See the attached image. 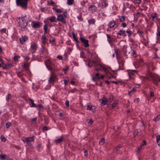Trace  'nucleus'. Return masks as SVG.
<instances>
[{"label": "nucleus", "mask_w": 160, "mask_h": 160, "mask_svg": "<svg viewBox=\"0 0 160 160\" xmlns=\"http://www.w3.org/2000/svg\"><path fill=\"white\" fill-rule=\"evenodd\" d=\"M152 65V64H150L149 65H147L148 70L146 74V78L148 79L153 81L154 83L156 84L158 80V76L157 75L152 73L150 71L151 69L153 70V69Z\"/></svg>", "instance_id": "nucleus-1"}, {"label": "nucleus", "mask_w": 160, "mask_h": 160, "mask_svg": "<svg viewBox=\"0 0 160 160\" xmlns=\"http://www.w3.org/2000/svg\"><path fill=\"white\" fill-rule=\"evenodd\" d=\"M25 18H26V15L24 17H19L18 18V19L19 20L21 19L22 21H20L18 22L20 27L21 28V30H24V29L28 25V23L30 21V20H27L26 21V18L25 20Z\"/></svg>", "instance_id": "nucleus-2"}, {"label": "nucleus", "mask_w": 160, "mask_h": 160, "mask_svg": "<svg viewBox=\"0 0 160 160\" xmlns=\"http://www.w3.org/2000/svg\"><path fill=\"white\" fill-rule=\"evenodd\" d=\"M29 0H16L18 6H21L22 8L26 9L27 6L28 2Z\"/></svg>", "instance_id": "nucleus-3"}, {"label": "nucleus", "mask_w": 160, "mask_h": 160, "mask_svg": "<svg viewBox=\"0 0 160 160\" xmlns=\"http://www.w3.org/2000/svg\"><path fill=\"white\" fill-rule=\"evenodd\" d=\"M22 140L24 143H27L28 145L31 146L32 145L31 142L33 141V136L27 138L23 137L22 138Z\"/></svg>", "instance_id": "nucleus-4"}, {"label": "nucleus", "mask_w": 160, "mask_h": 160, "mask_svg": "<svg viewBox=\"0 0 160 160\" xmlns=\"http://www.w3.org/2000/svg\"><path fill=\"white\" fill-rule=\"evenodd\" d=\"M127 33L128 34V36L130 37L132 34V32L131 30H128L125 32V31L121 30V35L124 36H127Z\"/></svg>", "instance_id": "nucleus-5"}, {"label": "nucleus", "mask_w": 160, "mask_h": 160, "mask_svg": "<svg viewBox=\"0 0 160 160\" xmlns=\"http://www.w3.org/2000/svg\"><path fill=\"white\" fill-rule=\"evenodd\" d=\"M128 74L130 78H133L135 73H137V71L136 70H127Z\"/></svg>", "instance_id": "nucleus-6"}, {"label": "nucleus", "mask_w": 160, "mask_h": 160, "mask_svg": "<svg viewBox=\"0 0 160 160\" xmlns=\"http://www.w3.org/2000/svg\"><path fill=\"white\" fill-rule=\"evenodd\" d=\"M57 75L56 74L52 72L51 73L48 81L49 82H52L55 81Z\"/></svg>", "instance_id": "nucleus-7"}, {"label": "nucleus", "mask_w": 160, "mask_h": 160, "mask_svg": "<svg viewBox=\"0 0 160 160\" xmlns=\"http://www.w3.org/2000/svg\"><path fill=\"white\" fill-rule=\"evenodd\" d=\"M38 48L37 44L35 43H32L31 46L30 50L32 53H34Z\"/></svg>", "instance_id": "nucleus-8"}, {"label": "nucleus", "mask_w": 160, "mask_h": 160, "mask_svg": "<svg viewBox=\"0 0 160 160\" xmlns=\"http://www.w3.org/2000/svg\"><path fill=\"white\" fill-rule=\"evenodd\" d=\"M87 109L92 111L93 112H96V111L95 107L92 106L90 103L87 104Z\"/></svg>", "instance_id": "nucleus-9"}, {"label": "nucleus", "mask_w": 160, "mask_h": 160, "mask_svg": "<svg viewBox=\"0 0 160 160\" xmlns=\"http://www.w3.org/2000/svg\"><path fill=\"white\" fill-rule=\"evenodd\" d=\"M127 46L126 45H123V47L121 49V55H127Z\"/></svg>", "instance_id": "nucleus-10"}, {"label": "nucleus", "mask_w": 160, "mask_h": 160, "mask_svg": "<svg viewBox=\"0 0 160 160\" xmlns=\"http://www.w3.org/2000/svg\"><path fill=\"white\" fill-rule=\"evenodd\" d=\"M42 23L39 22H34L32 25V27L36 29L40 28L41 27Z\"/></svg>", "instance_id": "nucleus-11"}, {"label": "nucleus", "mask_w": 160, "mask_h": 160, "mask_svg": "<svg viewBox=\"0 0 160 160\" xmlns=\"http://www.w3.org/2000/svg\"><path fill=\"white\" fill-rule=\"evenodd\" d=\"M81 41L84 44V46L85 47H88L89 46L88 42V40L85 39L83 38H80Z\"/></svg>", "instance_id": "nucleus-12"}, {"label": "nucleus", "mask_w": 160, "mask_h": 160, "mask_svg": "<svg viewBox=\"0 0 160 160\" xmlns=\"http://www.w3.org/2000/svg\"><path fill=\"white\" fill-rule=\"evenodd\" d=\"M89 10L92 12L96 11L97 10V8L94 5H91L88 8Z\"/></svg>", "instance_id": "nucleus-13"}, {"label": "nucleus", "mask_w": 160, "mask_h": 160, "mask_svg": "<svg viewBox=\"0 0 160 160\" xmlns=\"http://www.w3.org/2000/svg\"><path fill=\"white\" fill-rule=\"evenodd\" d=\"M28 39V38L27 36H22V37L20 38V41L21 43L23 44Z\"/></svg>", "instance_id": "nucleus-14"}, {"label": "nucleus", "mask_w": 160, "mask_h": 160, "mask_svg": "<svg viewBox=\"0 0 160 160\" xmlns=\"http://www.w3.org/2000/svg\"><path fill=\"white\" fill-rule=\"evenodd\" d=\"M57 19L58 21H62L64 23L66 22L64 18L63 15H58Z\"/></svg>", "instance_id": "nucleus-15"}, {"label": "nucleus", "mask_w": 160, "mask_h": 160, "mask_svg": "<svg viewBox=\"0 0 160 160\" xmlns=\"http://www.w3.org/2000/svg\"><path fill=\"white\" fill-rule=\"evenodd\" d=\"M143 60L142 59H140L138 61H137L136 64H135L134 66L136 68V65L138 66H137V67H139L140 66H142L143 63Z\"/></svg>", "instance_id": "nucleus-16"}, {"label": "nucleus", "mask_w": 160, "mask_h": 160, "mask_svg": "<svg viewBox=\"0 0 160 160\" xmlns=\"http://www.w3.org/2000/svg\"><path fill=\"white\" fill-rule=\"evenodd\" d=\"M143 143L141 144V145L138 148V150L139 151H141L142 149V148H143V146H144V145H146L147 144V142L145 140H144L143 141Z\"/></svg>", "instance_id": "nucleus-17"}, {"label": "nucleus", "mask_w": 160, "mask_h": 160, "mask_svg": "<svg viewBox=\"0 0 160 160\" xmlns=\"http://www.w3.org/2000/svg\"><path fill=\"white\" fill-rule=\"evenodd\" d=\"M99 101H101V103L102 105H105L106 104V98L105 97H103L102 99H100L99 100Z\"/></svg>", "instance_id": "nucleus-18"}, {"label": "nucleus", "mask_w": 160, "mask_h": 160, "mask_svg": "<svg viewBox=\"0 0 160 160\" xmlns=\"http://www.w3.org/2000/svg\"><path fill=\"white\" fill-rule=\"evenodd\" d=\"M151 16L152 18V20L154 22L156 20V18H158L157 17V14L156 13H154L152 14Z\"/></svg>", "instance_id": "nucleus-19"}, {"label": "nucleus", "mask_w": 160, "mask_h": 160, "mask_svg": "<svg viewBox=\"0 0 160 160\" xmlns=\"http://www.w3.org/2000/svg\"><path fill=\"white\" fill-rule=\"evenodd\" d=\"M49 20L51 22H56V17L54 16L49 17Z\"/></svg>", "instance_id": "nucleus-20"}, {"label": "nucleus", "mask_w": 160, "mask_h": 160, "mask_svg": "<svg viewBox=\"0 0 160 160\" xmlns=\"http://www.w3.org/2000/svg\"><path fill=\"white\" fill-rule=\"evenodd\" d=\"M29 100L30 101L32 104V105L31 106V107L37 108L38 107V106H37L35 103H34V101L33 100L31 99H30Z\"/></svg>", "instance_id": "nucleus-21"}, {"label": "nucleus", "mask_w": 160, "mask_h": 160, "mask_svg": "<svg viewBox=\"0 0 160 160\" xmlns=\"http://www.w3.org/2000/svg\"><path fill=\"white\" fill-rule=\"evenodd\" d=\"M48 40V39L46 37L42 36V43L43 44H45L46 43L47 41Z\"/></svg>", "instance_id": "nucleus-22"}, {"label": "nucleus", "mask_w": 160, "mask_h": 160, "mask_svg": "<svg viewBox=\"0 0 160 160\" xmlns=\"http://www.w3.org/2000/svg\"><path fill=\"white\" fill-rule=\"evenodd\" d=\"M63 137H61L60 138L56 139L55 140V142L56 143H59L62 142L63 140Z\"/></svg>", "instance_id": "nucleus-23"}, {"label": "nucleus", "mask_w": 160, "mask_h": 160, "mask_svg": "<svg viewBox=\"0 0 160 160\" xmlns=\"http://www.w3.org/2000/svg\"><path fill=\"white\" fill-rule=\"evenodd\" d=\"M115 22L113 21H112L109 22L108 23V26L110 28H112L115 26Z\"/></svg>", "instance_id": "nucleus-24"}, {"label": "nucleus", "mask_w": 160, "mask_h": 160, "mask_svg": "<svg viewBox=\"0 0 160 160\" xmlns=\"http://www.w3.org/2000/svg\"><path fill=\"white\" fill-rule=\"evenodd\" d=\"M155 22H156L157 24V27H158V26H159V28H160V18H156V20H155Z\"/></svg>", "instance_id": "nucleus-25"}, {"label": "nucleus", "mask_w": 160, "mask_h": 160, "mask_svg": "<svg viewBox=\"0 0 160 160\" xmlns=\"http://www.w3.org/2000/svg\"><path fill=\"white\" fill-rule=\"evenodd\" d=\"M113 99L112 97H111L108 99L106 98V104H109L112 101Z\"/></svg>", "instance_id": "nucleus-26"}, {"label": "nucleus", "mask_w": 160, "mask_h": 160, "mask_svg": "<svg viewBox=\"0 0 160 160\" xmlns=\"http://www.w3.org/2000/svg\"><path fill=\"white\" fill-rule=\"evenodd\" d=\"M129 4L128 3H123V12H124L126 8L129 6Z\"/></svg>", "instance_id": "nucleus-27"}, {"label": "nucleus", "mask_w": 160, "mask_h": 160, "mask_svg": "<svg viewBox=\"0 0 160 160\" xmlns=\"http://www.w3.org/2000/svg\"><path fill=\"white\" fill-rule=\"evenodd\" d=\"M124 61H123L121 58V70H124Z\"/></svg>", "instance_id": "nucleus-28"}, {"label": "nucleus", "mask_w": 160, "mask_h": 160, "mask_svg": "<svg viewBox=\"0 0 160 160\" xmlns=\"http://www.w3.org/2000/svg\"><path fill=\"white\" fill-rule=\"evenodd\" d=\"M136 89L135 88H133L130 91L128 92L129 95H132L133 93L136 91Z\"/></svg>", "instance_id": "nucleus-29"}, {"label": "nucleus", "mask_w": 160, "mask_h": 160, "mask_svg": "<svg viewBox=\"0 0 160 160\" xmlns=\"http://www.w3.org/2000/svg\"><path fill=\"white\" fill-rule=\"evenodd\" d=\"M8 158V156L7 155L5 154H1L0 155V158L2 160Z\"/></svg>", "instance_id": "nucleus-30"}, {"label": "nucleus", "mask_w": 160, "mask_h": 160, "mask_svg": "<svg viewBox=\"0 0 160 160\" xmlns=\"http://www.w3.org/2000/svg\"><path fill=\"white\" fill-rule=\"evenodd\" d=\"M122 23L121 24V27H122L123 28H125L127 26V24L128 23V21H127V22H122Z\"/></svg>", "instance_id": "nucleus-31"}, {"label": "nucleus", "mask_w": 160, "mask_h": 160, "mask_svg": "<svg viewBox=\"0 0 160 160\" xmlns=\"http://www.w3.org/2000/svg\"><path fill=\"white\" fill-rule=\"evenodd\" d=\"M160 119V115H158L155 118L153 119V121L154 122H156L158 121Z\"/></svg>", "instance_id": "nucleus-32"}, {"label": "nucleus", "mask_w": 160, "mask_h": 160, "mask_svg": "<svg viewBox=\"0 0 160 160\" xmlns=\"http://www.w3.org/2000/svg\"><path fill=\"white\" fill-rule=\"evenodd\" d=\"M157 143L158 146H160V135H158L156 137Z\"/></svg>", "instance_id": "nucleus-33"}, {"label": "nucleus", "mask_w": 160, "mask_h": 160, "mask_svg": "<svg viewBox=\"0 0 160 160\" xmlns=\"http://www.w3.org/2000/svg\"><path fill=\"white\" fill-rule=\"evenodd\" d=\"M140 13L139 12H138L136 14L135 13L134 14V16L135 18H136L138 19V18H139L140 16Z\"/></svg>", "instance_id": "nucleus-34"}, {"label": "nucleus", "mask_w": 160, "mask_h": 160, "mask_svg": "<svg viewBox=\"0 0 160 160\" xmlns=\"http://www.w3.org/2000/svg\"><path fill=\"white\" fill-rule=\"evenodd\" d=\"M160 28L159 26H158L157 29V31L156 32V35L157 36H160Z\"/></svg>", "instance_id": "nucleus-35"}, {"label": "nucleus", "mask_w": 160, "mask_h": 160, "mask_svg": "<svg viewBox=\"0 0 160 160\" xmlns=\"http://www.w3.org/2000/svg\"><path fill=\"white\" fill-rule=\"evenodd\" d=\"M102 7L103 8H104V7H106L108 5V4L107 3V2H106V0L103 1L102 2Z\"/></svg>", "instance_id": "nucleus-36"}, {"label": "nucleus", "mask_w": 160, "mask_h": 160, "mask_svg": "<svg viewBox=\"0 0 160 160\" xmlns=\"http://www.w3.org/2000/svg\"><path fill=\"white\" fill-rule=\"evenodd\" d=\"M105 143V139L104 138H102L99 142L100 145H103Z\"/></svg>", "instance_id": "nucleus-37"}, {"label": "nucleus", "mask_w": 160, "mask_h": 160, "mask_svg": "<svg viewBox=\"0 0 160 160\" xmlns=\"http://www.w3.org/2000/svg\"><path fill=\"white\" fill-rule=\"evenodd\" d=\"M74 2V0H68L67 4L69 5H71Z\"/></svg>", "instance_id": "nucleus-38"}, {"label": "nucleus", "mask_w": 160, "mask_h": 160, "mask_svg": "<svg viewBox=\"0 0 160 160\" xmlns=\"http://www.w3.org/2000/svg\"><path fill=\"white\" fill-rule=\"evenodd\" d=\"M89 24H94L95 22V20L93 19H91L88 21Z\"/></svg>", "instance_id": "nucleus-39"}, {"label": "nucleus", "mask_w": 160, "mask_h": 160, "mask_svg": "<svg viewBox=\"0 0 160 160\" xmlns=\"http://www.w3.org/2000/svg\"><path fill=\"white\" fill-rule=\"evenodd\" d=\"M72 35L74 40L77 42H78V39L76 38L75 34L74 32H72Z\"/></svg>", "instance_id": "nucleus-40"}, {"label": "nucleus", "mask_w": 160, "mask_h": 160, "mask_svg": "<svg viewBox=\"0 0 160 160\" xmlns=\"http://www.w3.org/2000/svg\"><path fill=\"white\" fill-rule=\"evenodd\" d=\"M126 17L124 16H122L121 17V22H122L124 21H125L126 22L125 18Z\"/></svg>", "instance_id": "nucleus-41"}, {"label": "nucleus", "mask_w": 160, "mask_h": 160, "mask_svg": "<svg viewBox=\"0 0 160 160\" xmlns=\"http://www.w3.org/2000/svg\"><path fill=\"white\" fill-rule=\"evenodd\" d=\"M2 141L5 142L6 141V139L4 137V136L2 135L0 137Z\"/></svg>", "instance_id": "nucleus-42"}, {"label": "nucleus", "mask_w": 160, "mask_h": 160, "mask_svg": "<svg viewBox=\"0 0 160 160\" xmlns=\"http://www.w3.org/2000/svg\"><path fill=\"white\" fill-rule=\"evenodd\" d=\"M138 129H136L133 132L134 136L137 135L138 133Z\"/></svg>", "instance_id": "nucleus-43"}, {"label": "nucleus", "mask_w": 160, "mask_h": 160, "mask_svg": "<svg viewBox=\"0 0 160 160\" xmlns=\"http://www.w3.org/2000/svg\"><path fill=\"white\" fill-rule=\"evenodd\" d=\"M48 28V27L47 25L46 24H45L44 26V30L45 33H47Z\"/></svg>", "instance_id": "nucleus-44"}, {"label": "nucleus", "mask_w": 160, "mask_h": 160, "mask_svg": "<svg viewBox=\"0 0 160 160\" xmlns=\"http://www.w3.org/2000/svg\"><path fill=\"white\" fill-rule=\"evenodd\" d=\"M6 29L5 28H3L1 30H0V32H1L2 34L4 33H6Z\"/></svg>", "instance_id": "nucleus-45"}, {"label": "nucleus", "mask_w": 160, "mask_h": 160, "mask_svg": "<svg viewBox=\"0 0 160 160\" xmlns=\"http://www.w3.org/2000/svg\"><path fill=\"white\" fill-rule=\"evenodd\" d=\"M12 125V124L10 122H8L6 124V128H8Z\"/></svg>", "instance_id": "nucleus-46"}, {"label": "nucleus", "mask_w": 160, "mask_h": 160, "mask_svg": "<svg viewBox=\"0 0 160 160\" xmlns=\"http://www.w3.org/2000/svg\"><path fill=\"white\" fill-rule=\"evenodd\" d=\"M12 65V64L11 63H9L5 65V67L6 68H9L11 67Z\"/></svg>", "instance_id": "nucleus-47"}, {"label": "nucleus", "mask_w": 160, "mask_h": 160, "mask_svg": "<svg viewBox=\"0 0 160 160\" xmlns=\"http://www.w3.org/2000/svg\"><path fill=\"white\" fill-rule=\"evenodd\" d=\"M99 73H98L96 74V75L95 77L96 78V79H97V80H98L100 79V76H99Z\"/></svg>", "instance_id": "nucleus-48"}, {"label": "nucleus", "mask_w": 160, "mask_h": 160, "mask_svg": "<svg viewBox=\"0 0 160 160\" xmlns=\"http://www.w3.org/2000/svg\"><path fill=\"white\" fill-rule=\"evenodd\" d=\"M53 10H56V12H57L61 13L62 12V11L61 9H56L55 8H53Z\"/></svg>", "instance_id": "nucleus-49"}, {"label": "nucleus", "mask_w": 160, "mask_h": 160, "mask_svg": "<svg viewBox=\"0 0 160 160\" xmlns=\"http://www.w3.org/2000/svg\"><path fill=\"white\" fill-rule=\"evenodd\" d=\"M12 96L10 94H8L7 96V101H9V99L11 98Z\"/></svg>", "instance_id": "nucleus-50"}, {"label": "nucleus", "mask_w": 160, "mask_h": 160, "mask_svg": "<svg viewBox=\"0 0 160 160\" xmlns=\"http://www.w3.org/2000/svg\"><path fill=\"white\" fill-rule=\"evenodd\" d=\"M137 33L139 34V35L140 36L141 35L143 34V32L141 30H138L137 31Z\"/></svg>", "instance_id": "nucleus-51"}, {"label": "nucleus", "mask_w": 160, "mask_h": 160, "mask_svg": "<svg viewBox=\"0 0 160 160\" xmlns=\"http://www.w3.org/2000/svg\"><path fill=\"white\" fill-rule=\"evenodd\" d=\"M92 122H93L92 120V119H89V121L88 122V124L89 125H91V124H92Z\"/></svg>", "instance_id": "nucleus-52"}, {"label": "nucleus", "mask_w": 160, "mask_h": 160, "mask_svg": "<svg viewBox=\"0 0 160 160\" xmlns=\"http://www.w3.org/2000/svg\"><path fill=\"white\" fill-rule=\"evenodd\" d=\"M150 96L151 97H152L154 96V92L153 91H150Z\"/></svg>", "instance_id": "nucleus-53"}, {"label": "nucleus", "mask_w": 160, "mask_h": 160, "mask_svg": "<svg viewBox=\"0 0 160 160\" xmlns=\"http://www.w3.org/2000/svg\"><path fill=\"white\" fill-rule=\"evenodd\" d=\"M42 49L43 52L47 51V50L43 46H42Z\"/></svg>", "instance_id": "nucleus-54"}, {"label": "nucleus", "mask_w": 160, "mask_h": 160, "mask_svg": "<svg viewBox=\"0 0 160 160\" xmlns=\"http://www.w3.org/2000/svg\"><path fill=\"white\" fill-rule=\"evenodd\" d=\"M65 105L67 107H68L69 106V101L68 100H67L65 102Z\"/></svg>", "instance_id": "nucleus-55"}, {"label": "nucleus", "mask_w": 160, "mask_h": 160, "mask_svg": "<svg viewBox=\"0 0 160 160\" xmlns=\"http://www.w3.org/2000/svg\"><path fill=\"white\" fill-rule=\"evenodd\" d=\"M47 68H48V69L49 70H51V71H52V67H51L50 66H48V65H47Z\"/></svg>", "instance_id": "nucleus-56"}, {"label": "nucleus", "mask_w": 160, "mask_h": 160, "mask_svg": "<svg viewBox=\"0 0 160 160\" xmlns=\"http://www.w3.org/2000/svg\"><path fill=\"white\" fill-rule=\"evenodd\" d=\"M140 99L139 98H137L134 100V102L138 103L139 102Z\"/></svg>", "instance_id": "nucleus-57"}, {"label": "nucleus", "mask_w": 160, "mask_h": 160, "mask_svg": "<svg viewBox=\"0 0 160 160\" xmlns=\"http://www.w3.org/2000/svg\"><path fill=\"white\" fill-rule=\"evenodd\" d=\"M84 152L85 156H87L88 154V151H87V150H84Z\"/></svg>", "instance_id": "nucleus-58"}, {"label": "nucleus", "mask_w": 160, "mask_h": 160, "mask_svg": "<svg viewBox=\"0 0 160 160\" xmlns=\"http://www.w3.org/2000/svg\"><path fill=\"white\" fill-rule=\"evenodd\" d=\"M57 58L60 60H62V56L61 55L58 56L57 57Z\"/></svg>", "instance_id": "nucleus-59"}, {"label": "nucleus", "mask_w": 160, "mask_h": 160, "mask_svg": "<svg viewBox=\"0 0 160 160\" xmlns=\"http://www.w3.org/2000/svg\"><path fill=\"white\" fill-rule=\"evenodd\" d=\"M68 67H65V68H64L62 69V70L65 72L68 70Z\"/></svg>", "instance_id": "nucleus-60"}, {"label": "nucleus", "mask_w": 160, "mask_h": 160, "mask_svg": "<svg viewBox=\"0 0 160 160\" xmlns=\"http://www.w3.org/2000/svg\"><path fill=\"white\" fill-rule=\"evenodd\" d=\"M106 36H107V38L108 39H109L110 40H111V36L109 35L108 34H106Z\"/></svg>", "instance_id": "nucleus-61"}, {"label": "nucleus", "mask_w": 160, "mask_h": 160, "mask_svg": "<svg viewBox=\"0 0 160 160\" xmlns=\"http://www.w3.org/2000/svg\"><path fill=\"white\" fill-rule=\"evenodd\" d=\"M38 107L40 109H43V108L41 104L38 105Z\"/></svg>", "instance_id": "nucleus-62"}, {"label": "nucleus", "mask_w": 160, "mask_h": 160, "mask_svg": "<svg viewBox=\"0 0 160 160\" xmlns=\"http://www.w3.org/2000/svg\"><path fill=\"white\" fill-rule=\"evenodd\" d=\"M14 59L15 61H17L18 60V58L17 56H14Z\"/></svg>", "instance_id": "nucleus-63"}, {"label": "nucleus", "mask_w": 160, "mask_h": 160, "mask_svg": "<svg viewBox=\"0 0 160 160\" xmlns=\"http://www.w3.org/2000/svg\"><path fill=\"white\" fill-rule=\"evenodd\" d=\"M17 75L19 77H20L22 76V74L20 72H19L18 73Z\"/></svg>", "instance_id": "nucleus-64"}]
</instances>
